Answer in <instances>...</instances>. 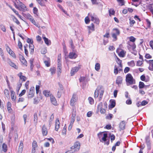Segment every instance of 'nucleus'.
Returning <instances> with one entry per match:
<instances>
[{"instance_id":"obj_17","label":"nucleus","mask_w":153,"mask_h":153,"mask_svg":"<svg viewBox=\"0 0 153 153\" xmlns=\"http://www.w3.org/2000/svg\"><path fill=\"white\" fill-rule=\"evenodd\" d=\"M68 56L70 59H75L77 57V55L75 53L71 52L69 53Z\"/></svg>"},{"instance_id":"obj_42","label":"nucleus","mask_w":153,"mask_h":153,"mask_svg":"<svg viewBox=\"0 0 153 153\" xmlns=\"http://www.w3.org/2000/svg\"><path fill=\"white\" fill-rule=\"evenodd\" d=\"M129 41L128 42H132V43H134V42L136 40V39L133 36H131L129 38Z\"/></svg>"},{"instance_id":"obj_59","label":"nucleus","mask_w":153,"mask_h":153,"mask_svg":"<svg viewBox=\"0 0 153 153\" xmlns=\"http://www.w3.org/2000/svg\"><path fill=\"white\" fill-rule=\"evenodd\" d=\"M143 63L142 62V61L139 60L137 62V66H140Z\"/></svg>"},{"instance_id":"obj_30","label":"nucleus","mask_w":153,"mask_h":153,"mask_svg":"<svg viewBox=\"0 0 153 153\" xmlns=\"http://www.w3.org/2000/svg\"><path fill=\"white\" fill-rule=\"evenodd\" d=\"M128 65L130 66L134 67L135 65V63L133 60H132L130 62H128L127 63Z\"/></svg>"},{"instance_id":"obj_56","label":"nucleus","mask_w":153,"mask_h":153,"mask_svg":"<svg viewBox=\"0 0 153 153\" xmlns=\"http://www.w3.org/2000/svg\"><path fill=\"white\" fill-rule=\"evenodd\" d=\"M26 92V90H22L21 93L19 94V96L21 97L24 95Z\"/></svg>"},{"instance_id":"obj_25","label":"nucleus","mask_w":153,"mask_h":153,"mask_svg":"<svg viewBox=\"0 0 153 153\" xmlns=\"http://www.w3.org/2000/svg\"><path fill=\"white\" fill-rule=\"evenodd\" d=\"M43 39L45 43L47 45H49L51 44V41L49 40L45 36H43Z\"/></svg>"},{"instance_id":"obj_52","label":"nucleus","mask_w":153,"mask_h":153,"mask_svg":"<svg viewBox=\"0 0 153 153\" xmlns=\"http://www.w3.org/2000/svg\"><path fill=\"white\" fill-rule=\"evenodd\" d=\"M85 20L86 24H88L89 23L90 20L88 16H87L85 18Z\"/></svg>"},{"instance_id":"obj_55","label":"nucleus","mask_w":153,"mask_h":153,"mask_svg":"<svg viewBox=\"0 0 153 153\" xmlns=\"http://www.w3.org/2000/svg\"><path fill=\"white\" fill-rule=\"evenodd\" d=\"M26 47H27V45H26H26L24 46V48H25V54L27 56V55H28V51L27 50L26 48Z\"/></svg>"},{"instance_id":"obj_38","label":"nucleus","mask_w":153,"mask_h":153,"mask_svg":"<svg viewBox=\"0 0 153 153\" xmlns=\"http://www.w3.org/2000/svg\"><path fill=\"white\" fill-rule=\"evenodd\" d=\"M116 103L115 101L114 100H112L111 101L110 107L111 108H113L115 105Z\"/></svg>"},{"instance_id":"obj_5","label":"nucleus","mask_w":153,"mask_h":153,"mask_svg":"<svg viewBox=\"0 0 153 153\" xmlns=\"http://www.w3.org/2000/svg\"><path fill=\"white\" fill-rule=\"evenodd\" d=\"M113 31L114 32L112 33V36L114 39L113 40L116 41L117 39V36L119 35L120 34V31L119 29L117 28L113 29Z\"/></svg>"},{"instance_id":"obj_14","label":"nucleus","mask_w":153,"mask_h":153,"mask_svg":"<svg viewBox=\"0 0 153 153\" xmlns=\"http://www.w3.org/2000/svg\"><path fill=\"white\" fill-rule=\"evenodd\" d=\"M125 122L124 121H122L119 125V127L120 129V130L124 129L125 128Z\"/></svg>"},{"instance_id":"obj_20","label":"nucleus","mask_w":153,"mask_h":153,"mask_svg":"<svg viewBox=\"0 0 153 153\" xmlns=\"http://www.w3.org/2000/svg\"><path fill=\"white\" fill-rule=\"evenodd\" d=\"M29 19L30 20L31 22L36 27H39V26L38 25V24H36V22L31 16H30Z\"/></svg>"},{"instance_id":"obj_60","label":"nucleus","mask_w":153,"mask_h":153,"mask_svg":"<svg viewBox=\"0 0 153 153\" xmlns=\"http://www.w3.org/2000/svg\"><path fill=\"white\" fill-rule=\"evenodd\" d=\"M130 70L129 68L128 67H126L125 68L124 70V72L125 73H127Z\"/></svg>"},{"instance_id":"obj_8","label":"nucleus","mask_w":153,"mask_h":153,"mask_svg":"<svg viewBox=\"0 0 153 153\" xmlns=\"http://www.w3.org/2000/svg\"><path fill=\"white\" fill-rule=\"evenodd\" d=\"M35 93V88L33 87H31L28 92V98H31L34 96Z\"/></svg>"},{"instance_id":"obj_63","label":"nucleus","mask_w":153,"mask_h":153,"mask_svg":"<svg viewBox=\"0 0 153 153\" xmlns=\"http://www.w3.org/2000/svg\"><path fill=\"white\" fill-rule=\"evenodd\" d=\"M152 57V56L149 54H146L145 56V57L148 59L151 58Z\"/></svg>"},{"instance_id":"obj_36","label":"nucleus","mask_w":153,"mask_h":153,"mask_svg":"<svg viewBox=\"0 0 153 153\" xmlns=\"http://www.w3.org/2000/svg\"><path fill=\"white\" fill-rule=\"evenodd\" d=\"M145 84L143 82H140L139 83V88H144Z\"/></svg>"},{"instance_id":"obj_15","label":"nucleus","mask_w":153,"mask_h":153,"mask_svg":"<svg viewBox=\"0 0 153 153\" xmlns=\"http://www.w3.org/2000/svg\"><path fill=\"white\" fill-rule=\"evenodd\" d=\"M20 60L22 64L26 66H27V62L24 57L22 56L19 57Z\"/></svg>"},{"instance_id":"obj_37","label":"nucleus","mask_w":153,"mask_h":153,"mask_svg":"<svg viewBox=\"0 0 153 153\" xmlns=\"http://www.w3.org/2000/svg\"><path fill=\"white\" fill-rule=\"evenodd\" d=\"M32 148H36L38 147L37 143L36 141L34 140L32 143Z\"/></svg>"},{"instance_id":"obj_33","label":"nucleus","mask_w":153,"mask_h":153,"mask_svg":"<svg viewBox=\"0 0 153 153\" xmlns=\"http://www.w3.org/2000/svg\"><path fill=\"white\" fill-rule=\"evenodd\" d=\"M4 94L5 96L7 98H8L9 97V90L7 89H5L4 91Z\"/></svg>"},{"instance_id":"obj_13","label":"nucleus","mask_w":153,"mask_h":153,"mask_svg":"<svg viewBox=\"0 0 153 153\" xmlns=\"http://www.w3.org/2000/svg\"><path fill=\"white\" fill-rule=\"evenodd\" d=\"M60 123L58 118H57L55 121V129L56 131H58L59 128Z\"/></svg>"},{"instance_id":"obj_53","label":"nucleus","mask_w":153,"mask_h":153,"mask_svg":"<svg viewBox=\"0 0 153 153\" xmlns=\"http://www.w3.org/2000/svg\"><path fill=\"white\" fill-rule=\"evenodd\" d=\"M1 28V30L4 31V32H5L6 31V30L4 26L2 25H0Z\"/></svg>"},{"instance_id":"obj_50","label":"nucleus","mask_w":153,"mask_h":153,"mask_svg":"<svg viewBox=\"0 0 153 153\" xmlns=\"http://www.w3.org/2000/svg\"><path fill=\"white\" fill-rule=\"evenodd\" d=\"M109 15H113L115 13V11H114V10L113 9H110L109 10Z\"/></svg>"},{"instance_id":"obj_49","label":"nucleus","mask_w":153,"mask_h":153,"mask_svg":"<svg viewBox=\"0 0 153 153\" xmlns=\"http://www.w3.org/2000/svg\"><path fill=\"white\" fill-rule=\"evenodd\" d=\"M129 20L130 26L132 27L133 26V25L135 23V21L134 20H131V19Z\"/></svg>"},{"instance_id":"obj_31","label":"nucleus","mask_w":153,"mask_h":153,"mask_svg":"<svg viewBox=\"0 0 153 153\" xmlns=\"http://www.w3.org/2000/svg\"><path fill=\"white\" fill-rule=\"evenodd\" d=\"M34 121L36 124H37L38 122V116L36 113H35L34 114Z\"/></svg>"},{"instance_id":"obj_16","label":"nucleus","mask_w":153,"mask_h":153,"mask_svg":"<svg viewBox=\"0 0 153 153\" xmlns=\"http://www.w3.org/2000/svg\"><path fill=\"white\" fill-rule=\"evenodd\" d=\"M23 148V144L22 141H21L19 144L18 153H22Z\"/></svg>"},{"instance_id":"obj_23","label":"nucleus","mask_w":153,"mask_h":153,"mask_svg":"<svg viewBox=\"0 0 153 153\" xmlns=\"http://www.w3.org/2000/svg\"><path fill=\"white\" fill-rule=\"evenodd\" d=\"M43 94L46 97L50 96L51 95V93L50 91L45 90L43 91Z\"/></svg>"},{"instance_id":"obj_39","label":"nucleus","mask_w":153,"mask_h":153,"mask_svg":"<svg viewBox=\"0 0 153 153\" xmlns=\"http://www.w3.org/2000/svg\"><path fill=\"white\" fill-rule=\"evenodd\" d=\"M39 4L41 6H45V3L43 0H36Z\"/></svg>"},{"instance_id":"obj_4","label":"nucleus","mask_w":153,"mask_h":153,"mask_svg":"<svg viewBox=\"0 0 153 153\" xmlns=\"http://www.w3.org/2000/svg\"><path fill=\"white\" fill-rule=\"evenodd\" d=\"M16 1V2L14 3L15 7L20 11H24L26 7L25 5L19 1Z\"/></svg>"},{"instance_id":"obj_12","label":"nucleus","mask_w":153,"mask_h":153,"mask_svg":"<svg viewBox=\"0 0 153 153\" xmlns=\"http://www.w3.org/2000/svg\"><path fill=\"white\" fill-rule=\"evenodd\" d=\"M42 134L43 136H46L48 134V131L45 125H44L42 127Z\"/></svg>"},{"instance_id":"obj_26","label":"nucleus","mask_w":153,"mask_h":153,"mask_svg":"<svg viewBox=\"0 0 153 153\" xmlns=\"http://www.w3.org/2000/svg\"><path fill=\"white\" fill-rule=\"evenodd\" d=\"M29 47L30 48V53L32 54L34 52V46L33 44H29Z\"/></svg>"},{"instance_id":"obj_54","label":"nucleus","mask_w":153,"mask_h":153,"mask_svg":"<svg viewBox=\"0 0 153 153\" xmlns=\"http://www.w3.org/2000/svg\"><path fill=\"white\" fill-rule=\"evenodd\" d=\"M103 133V132H100L97 134L98 136L99 139L100 138L103 136V134H104Z\"/></svg>"},{"instance_id":"obj_45","label":"nucleus","mask_w":153,"mask_h":153,"mask_svg":"<svg viewBox=\"0 0 153 153\" xmlns=\"http://www.w3.org/2000/svg\"><path fill=\"white\" fill-rule=\"evenodd\" d=\"M113 117V115L112 114H109L106 117V119L109 120H111Z\"/></svg>"},{"instance_id":"obj_24","label":"nucleus","mask_w":153,"mask_h":153,"mask_svg":"<svg viewBox=\"0 0 153 153\" xmlns=\"http://www.w3.org/2000/svg\"><path fill=\"white\" fill-rule=\"evenodd\" d=\"M62 69V63L60 64L59 62L57 64V71L58 74H60L61 72Z\"/></svg>"},{"instance_id":"obj_46","label":"nucleus","mask_w":153,"mask_h":153,"mask_svg":"<svg viewBox=\"0 0 153 153\" xmlns=\"http://www.w3.org/2000/svg\"><path fill=\"white\" fill-rule=\"evenodd\" d=\"M50 71H51V74L52 75H53V74H54L55 73L56 70H55V69L54 68H51L50 69Z\"/></svg>"},{"instance_id":"obj_22","label":"nucleus","mask_w":153,"mask_h":153,"mask_svg":"<svg viewBox=\"0 0 153 153\" xmlns=\"http://www.w3.org/2000/svg\"><path fill=\"white\" fill-rule=\"evenodd\" d=\"M18 76L19 77L20 79L22 80L23 81H25L26 80V77L22 75V73L20 72L18 74Z\"/></svg>"},{"instance_id":"obj_58","label":"nucleus","mask_w":153,"mask_h":153,"mask_svg":"<svg viewBox=\"0 0 153 153\" xmlns=\"http://www.w3.org/2000/svg\"><path fill=\"white\" fill-rule=\"evenodd\" d=\"M149 69L152 71H153V64H149Z\"/></svg>"},{"instance_id":"obj_10","label":"nucleus","mask_w":153,"mask_h":153,"mask_svg":"<svg viewBox=\"0 0 153 153\" xmlns=\"http://www.w3.org/2000/svg\"><path fill=\"white\" fill-rule=\"evenodd\" d=\"M80 68V67L79 66L78 67H75L73 68L71 71V76L74 75L75 73Z\"/></svg>"},{"instance_id":"obj_57","label":"nucleus","mask_w":153,"mask_h":153,"mask_svg":"<svg viewBox=\"0 0 153 153\" xmlns=\"http://www.w3.org/2000/svg\"><path fill=\"white\" fill-rule=\"evenodd\" d=\"M118 69L117 67L115 66L114 70V73L116 75L118 73Z\"/></svg>"},{"instance_id":"obj_1","label":"nucleus","mask_w":153,"mask_h":153,"mask_svg":"<svg viewBox=\"0 0 153 153\" xmlns=\"http://www.w3.org/2000/svg\"><path fill=\"white\" fill-rule=\"evenodd\" d=\"M104 90L100 87H98L94 92V97L95 98H97L99 95V100L100 101L102 98L104 93Z\"/></svg>"},{"instance_id":"obj_11","label":"nucleus","mask_w":153,"mask_h":153,"mask_svg":"<svg viewBox=\"0 0 153 153\" xmlns=\"http://www.w3.org/2000/svg\"><path fill=\"white\" fill-rule=\"evenodd\" d=\"M89 16L91 17V20L94 22L96 23L97 24H98L99 23V19L97 18L95 16H93L92 15H90Z\"/></svg>"},{"instance_id":"obj_62","label":"nucleus","mask_w":153,"mask_h":153,"mask_svg":"<svg viewBox=\"0 0 153 153\" xmlns=\"http://www.w3.org/2000/svg\"><path fill=\"white\" fill-rule=\"evenodd\" d=\"M117 1L119 2L121 5H123L124 4V0H117Z\"/></svg>"},{"instance_id":"obj_44","label":"nucleus","mask_w":153,"mask_h":153,"mask_svg":"<svg viewBox=\"0 0 153 153\" xmlns=\"http://www.w3.org/2000/svg\"><path fill=\"white\" fill-rule=\"evenodd\" d=\"M119 56L122 57H123L125 56V53H124V51H120L119 53Z\"/></svg>"},{"instance_id":"obj_40","label":"nucleus","mask_w":153,"mask_h":153,"mask_svg":"<svg viewBox=\"0 0 153 153\" xmlns=\"http://www.w3.org/2000/svg\"><path fill=\"white\" fill-rule=\"evenodd\" d=\"M107 137V134L106 133H104L103 134V137L102 138V140L104 142L106 141V138Z\"/></svg>"},{"instance_id":"obj_28","label":"nucleus","mask_w":153,"mask_h":153,"mask_svg":"<svg viewBox=\"0 0 153 153\" xmlns=\"http://www.w3.org/2000/svg\"><path fill=\"white\" fill-rule=\"evenodd\" d=\"M54 115L53 114H52L51 115L49 120V126L50 127L51 126V124L52 123L54 119Z\"/></svg>"},{"instance_id":"obj_29","label":"nucleus","mask_w":153,"mask_h":153,"mask_svg":"<svg viewBox=\"0 0 153 153\" xmlns=\"http://www.w3.org/2000/svg\"><path fill=\"white\" fill-rule=\"evenodd\" d=\"M11 96L12 100L15 101L16 100V97L15 96V92L13 91L11 92Z\"/></svg>"},{"instance_id":"obj_43","label":"nucleus","mask_w":153,"mask_h":153,"mask_svg":"<svg viewBox=\"0 0 153 153\" xmlns=\"http://www.w3.org/2000/svg\"><path fill=\"white\" fill-rule=\"evenodd\" d=\"M88 100L89 103L91 104H92L94 103V100L91 97H89L88 98Z\"/></svg>"},{"instance_id":"obj_3","label":"nucleus","mask_w":153,"mask_h":153,"mask_svg":"<svg viewBox=\"0 0 153 153\" xmlns=\"http://www.w3.org/2000/svg\"><path fill=\"white\" fill-rule=\"evenodd\" d=\"M80 143L79 142H75L74 146L71 147V150L68 151L65 153H74L75 152L78 151L80 149Z\"/></svg>"},{"instance_id":"obj_64","label":"nucleus","mask_w":153,"mask_h":153,"mask_svg":"<svg viewBox=\"0 0 153 153\" xmlns=\"http://www.w3.org/2000/svg\"><path fill=\"white\" fill-rule=\"evenodd\" d=\"M147 102L145 100H143L141 103V105H142L143 106L146 105L147 104Z\"/></svg>"},{"instance_id":"obj_47","label":"nucleus","mask_w":153,"mask_h":153,"mask_svg":"<svg viewBox=\"0 0 153 153\" xmlns=\"http://www.w3.org/2000/svg\"><path fill=\"white\" fill-rule=\"evenodd\" d=\"M59 62L60 64L62 63L61 57L60 54L59 55L58 57V63H59Z\"/></svg>"},{"instance_id":"obj_18","label":"nucleus","mask_w":153,"mask_h":153,"mask_svg":"<svg viewBox=\"0 0 153 153\" xmlns=\"http://www.w3.org/2000/svg\"><path fill=\"white\" fill-rule=\"evenodd\" d=\"M123 78L120 76H118L117 77L116 80V83L118 85L121 84L122 83Z\"/></svg>"},{"instance_id":"obj_32","label":"nucleus","mask_w":153,"mask_h":153,"mask_svg":"<svg viewBox=\"0 0 153 153\" xmlns=\"http://www.w3.org/2000/svg\"><path fill=\"white\" fill-rule=\"evenodd\" d=\"M95 68L97 71H98L100 68V65L99 63H97L95 65Z\"/></svg>"},{"instance_id":"obj_27","label":"nucleus","mask_w":153,"mask_h":153,"mask_svg":"<svg viewBox=\"0 0 153 153\" xmlns=\"http://www.w3.org/2000/svg\"><path fill=\"white\" fill-rule=\"evenodd\" d=\"M8 63L12 67L16 69L18 68L17 66L11 60H9L8 62Z\"/></svg>"},{"instance_id":"obj_21","label":"nucleus","mask_w":153,"mask_h":153,"mask_svg":"<svg viewBox=\"0 0 153 153\" xmlns=\"http://www.w3.org/2000/svg\"><path fill=\"white\" fill-rule=\"evenodd\" d=\"M50 98L52 103L53 105H56L57 104V103L55 98L53 96H51V97Z\"/></svg>"},{"instance_id":"obj_2","label":"nucleus","mask_w":153,"mask_h":153,"mask_svg":"<svg viewBox=\"0 0 153 153\" xmlns=\"http://www.w3.org/2000/svg\"><path fill=\"white\" fill-rule=\"evenodd\" d=\"M126 81L127 85L128 86L135 83L134 79L130 74H128L126 75Z\"/></svg>"},{"instance_id":"obj_34","label":"nucleus","mask_w":153,"mask_h":153,"mask_svg":"<svg viewBox=\"0 0 153 153\" xmlns=\"http://www.w3.org/2000/svg\"><path fill=\"white\" fill-rule=\"evenodd\" d=\"M87 27L89 30H94V25L93 23H92L90 26H88Z\"/></svg>"},{"instance_id":"obj_35","label":"nucleus","mask_w":153,"mask_h":153,"mask_svg":"<svg viewBox=\"0 0 153 153\" xmlns=\"http://www.w3.org/2000/svg\"><path fill=\"white\" fill-rule=\"evenodd\" d=\"M3 151L4 152H6L7 150V146L6 144L5 143H3L2 146Z\"/></svg>"},{"instance_id":"obj_41","label":"nucleus","mask_w":153,"mask_h":153,"mask_svg":"<svg viewBox=\"0 0 153 153\" xmlns=\"http://www.w3.org/2000/svg\"><path fill=\"white\" fill-rule=\"evenodd\" d=\"M13 22L16 23L17 25H19L20 24V22H19L18 20L14 16H13Z\"/></svg>"},{"instance_id":"obj_9","label":"nucleus","mask_w":153,"mask_h":153,"mask_svg":"<svg viewBox=\"0 0 153 153\" xmlns=\"http://www.w3.org/2000/svg\"><path fill=\"white\" fill-rule=\"evenodd\" d=\"M77 99V98L76 95L73 94L70 101V105L71 106H74L75 105V103L76 102Z\"/></svg>"},{"instance_id":"obj_19","label":"nucleus","mask_w":153,"mask_h":153,"mask_svg":"<svg viewBox=\"0 0 153 153\" xmlns=\"http://www.w3.org/2000/svg\"><path fill=\"white\" fill-rule=\"evenodd\" d=\"M7 50L9 54L10 55L13 57L15 58L16 56L14 53L12 51L8 46L7 48Z\"/></svg>"},{"instance_id":"obj_48","label":"nucleus","mask_w":153,"mask_h":153,"mask_svg":"<svg viewBox=\"0 0 153 153\" xmlns=\"http://www.w3.org/2000/svg\"><path fill=\"white\" fill-rule=\"evenodd\" d=\"M27 43H29L30 44H33V40L32 39H30L28 38H27Z\"/></svg>"},{"instance_id":"obj_51","label":"nucleus","mask_w":153,"mask_h":153,"mask_svg":"<svg viewBox=\"0 0 153 153\" xmlns=\"http://www.w3.org/2000/svg\"><path fill=\"white\" fill-rule=\"evenodd\" d=\"M0 54L2 58L4 59V55L3 51L1 48H0Z\"/></svg>"},{"instance_id":"obj_7","label":"nucleus","mask_w":153,"mask_h":153,"mask_svg":"<svg viewBox=\"0 0 153 153\" xmlns=\"http://www.w3.org/2000/svg\"><path fill=\"white\" fill-rule=\"evenodd\" d=\"M127 44L128 45L127 47L130 51H135L136 48V45L134 43H131L130 42H128Z\"/></svg>"},{"instance_id":"obj_6","label":"nucleus","mask_w":153,"mask_h":153,"mask_svg":"<svg viewBox=\"0 0 153 153\" xmlns=\"http://www.w3.org/2000/svg\"><path fill=\"white\" fill-rule=\"evenodd\" d=\"M102 102H100L98 105L97 108L99 109L100 110V112L101 114H104L105 112V109L107 108V104L105 102L104 103L103 107L104 108H102Z\"/></svg>"},{"instance_id":"obj_61","label":"nucleus","mask_w":153,"mask_h":153,"mask_svg":"<svg viewBox=\"0 0 153 153\" xmlns=\"http://www.w3.org/2000/svg\"><path fill=\"white\" fill-rule=\"evenodd\" d=\"M18 46L20 49H21L22 48V44L20 41H18Z\"/></svg>"}]
</instances>
